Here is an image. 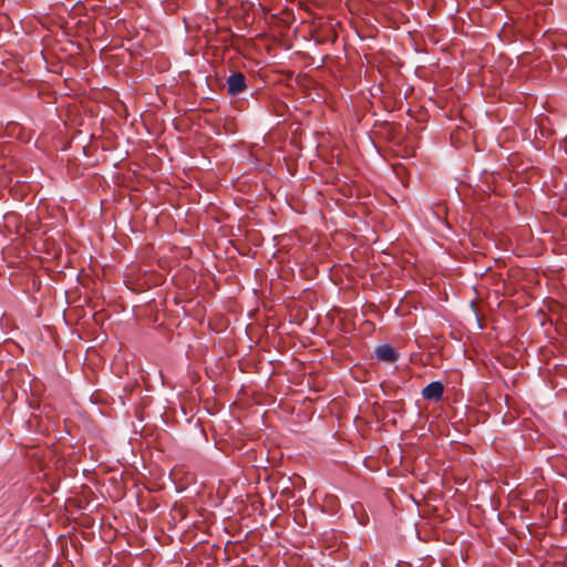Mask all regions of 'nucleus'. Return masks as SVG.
<instances>
[{
  "label": "nucleus",
  "instance_id": "1",
  "mask_svg": "<svg viewBox=\"0 0 567 567\" xmlns=\"http://www.w3.org/2000/svg\"><path fill=\"white\" fill-rule=\"evenodd\" d=\"M227 89L230 95H238L246 89V78L243 73H234L227 79Z\"/></svg>",
  "mask_w": 567,
  "mask_h": 567
},
{
  "label": "nucleus",
  "instance_id": "2",
  "mask_svg": "<svg viewBox=\"0 0 567 567\" xmlns=\"http://www.w3.org/2000/svg\"><path fill=\"white\" fill-rule=\"evenodd\" d=\"M444 388L441 382L434 381L424 386L422 395L426 400L439 402L443 396Z\"/></svg>",
  "mask_w": 567,
  "mask_h": 567
},
{
  "label": "nucleus",
  "instance_id": "3",
  "mask_svg": "<svg viewBox=\"0 0 567 567\" xmlns=\"http://www.w3.org/2000/svg\"><path fill=\"white\" fill-rule=\"evenodd\" d=\"M377 358L384 362H393L396 360V353L390 346H380L375 350Z\"/></svg>",
  "mask_w": 567,
  "mask_h": 567
}]
</instances>
